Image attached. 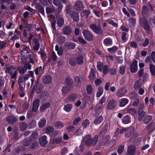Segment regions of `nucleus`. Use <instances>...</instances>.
<instances>
[{"label": "nucleus", "mask_w": 155, "mask_h": 155, "mask_svg": "<svg viewBox=\"0 0 155 155\" xmlns=\"http://www.w3.org/2000/svg\"><path fill=\"white\" fill-rule=\"evenodd\" d=\"M27 124L24 122L21 123L19 124V128L21 131H24L27 128Z\"/></svg>", "instance_id": "nucleus-35"}, {"label": "nucleus", "mask_w": 155, "mask_h": 155, "mask_svg": "<svg viewBox=\"0 0 155 155\" xmlns=\"http://www.w3.org/2000/svg\"><path fill=\"white\" fill-rule=\"evenodd\" d=\"M82 33L85 38L87 40L90 41L93 40V36L90 31L84 30L83 31Z\"/></svg>", "instance_id": "nucleus-6"}, {"label": "nucleus", "mask_w": 155, "mask_h": 155, "mask_svg": "<svg viewBox=\"0 0 155 155\" xmlns=\"http://www.w3.org/2000/svg\"><path fill=\"white\" fill-rule=\"evenodd\" d=\"M127 90L124 87H122L118 90L117 92V95L119 97L124 96L127 92Z\"/></svg>", "instance_id": "nucleus-10"}, {"label": "nucleus", "mask_w": 155, "mask_h": 155, "mask_svg": "<svg viewBox=\"0 0 155 155\" xmlns=\"http://www.w3.org/2000/svg\"><path fill=\"white\" fill-rule=\"evenodd\" d=\"M5 72L10 74L12 78H15L16 77L17 74L15 70V66H12L7 68Z\"/></svg>", "instance_id": "nucleus-3"}, {"label": "nucleus", "mask_w": 155, "mask_h": 155, "mask_svg": "<svg viewBox=\"0 0 155 155\" xmlns=\"http://www.w3.org/2000/svg\"><path fill=\"white\" fill-rule=\"evenodd\" d=\"M144 107V104L143 103L140 104L139 105V110L138 111V113L139 114V120H142V118L143 116L145 114L144 112L142 111V109Z\"/></svg>", "instance_id": "nucleus-13"}, {"label": "nucleus", "mask_w": 155, "mask_h": 155, "mask_svg": "<svg viewBox=\"0 0 155 155\" xmlns=\"http://www.w3.org/2000/svg\"><path fill=\"white\" fill-rule=\"evenodd\" d=\"M76 98V95L74 94H71L67 97L65 99V101L66 102L73 101Z\"/></svg>", "instance_id": "nucleus-17"}, {"label": "nucleus", "mask_w": 155, "mask_h": 155, "mask_svg": "<svg viewBox=\"0 0 155 155\" xmlns=\"http://www.w3.org/2000/svg\"><path fill=\"white\" fill-rule=\"evenodd\" d=\"M46 13L47 14L50 13L51 12H54L55 11V9L54 7L50 8L46 7Z\"/></svg>", "instance_id": "nucleus-53"}, {"label": "nucleus", "mask_w": 155, "mask_h": 155, "mask_svg": "<svg viewBox=\"0 0 155 155\" xmlns=\"http://www.w3.org/2000/svg\"><path fill=\"white\" fill-rule=\"evenodd\" d=\"M6 120L9 123L13 124L17 121V119L14 117L9 116L7 117Z\"/></svg>", "instance_id": "nucleus-26"}, {"label": "nucleus", "mask_w": 155, "mask_h": 155, "mask_svg": "<svg viewBox=\"0 0 155 155\" xmlns=\"http://www.w3.org/2000/svg\"><path fill=\"white\" fill-rule=\"evenodd\" d=\"M42 81L43 83L45 84H49L52 81L51 77L49 75L44 76Z\"/></svg>", "instance_id": "nucleus-16"}, {"label": "nucleus", "mask_w": 155, "mask_h": 155, "mask_svg": "<svg viewBox=\"0 0 155 155\" xmlns=\"http://www.w3.org/2000/svg\"><path fill=\"white\" fill-rule=\"evenodd\" d=\"M140 22L145 30L147 32L150 31V27L147 20L144 18H141L140 20Z\"/></svg>", "instance_id": "nucleus-5"}, {"label": "nucleus", "mask_w": 155, "mask_h": 155, "mask_svg": "<svg viewBox=\"0 0 155 155\" xmlns=\"http://www.w3.org/2000/svg\"><path fill=\"white\" fill-rule=\"evenodd\" d=\"M70 91V88L68 87H64L62 89V92L64 94L67 93Z\"/></svg>", "instance_id": "nucleus-61"}, {"label": "nucleus", "mask_w": 155, "mask_h": 155, "mask_svg": "<svg viewBox=\"0 0 155 155\" xmlns=\"http://www.w3.org/2000/svg\"><path fill=\"white\" fill-rule=\"evenodd\" d=\"M95 71L94 69H91L90 73L89 78L90 81H92L94 79L96 78L95 74Z\"/></svg>", "instance_id": "nucleus-27"}, {"label": "nucleus", "mask_w": 155, "mask_h": 155, "mask_svg": "<svg viewBox=\"0 0 155 155\" xmlns=\"http://www.w3.org/2000/svg\"><path fill=\"white\" fill-rule=\"evenodd\" d=\"M76 44L72 42H67L65 44V47L68 49H74L75 48Z\"/></svg>", "instance_id": "nucleus-24"}, {"label": "nucleus", "mask_w": 155, "mask_h": 155, "mask_svg": "<svg viewBox=\"0 0 155 155\" xmlns=\"http://www.w3.org/2000/svg\"><path fill=\"white\" fill-rule=\"evenodd\" d=\"M83 151V147L82 146H80L75 148L74 153L75 155H79L82 153Z\"/></svg>", "instance_id": "nucleus-22"}, {"label": "nucleus", "mask_w": 155, "mask_h": 155, "mask_svg": "<svg viewBox=\"0 0 155 155\" xmlns=\"http://www.w3.org/2000/svg\"><path fill=\"white\" fill-rule=\"evenodd\" d=\"M118 49V47L116 46H114L112 48H108L107 49L108 52L110 53L114 52Z\"/></svg>", "instance_id": "nucleus-59"}, {"label": "nucleus", "mask_w": 155, "mask_h": 155, "mask_svg": "<svg viewBox=\"0 0 155 155\" xmlns=\"http://www.w3.org/2000/svg\"><path fill=\"white\" fill-rule=\"evenodd\" d=\"M71 17L74 21H78L79 20V16L78 13L76 12H72Z\"/></svg>", "instance_id": "nucleus-33"}, {"label": "nucleus", "mask_w": 155, "mask_h": 155, "mask_svg": "<svg viewBox=\"0 0 155 155\" xmlns=\"http://www.w3.org/2000/svg\"><path fill=\"white\" fill-rule=\"evenodd\" d=\"M103 89L102 87H100L98 88V91L96 94V96L97 97H100L101 95L103 94Z\"/></svg>", "instance_id": "nucleus-50"}, {"label": "nucleus", "mask_w": 155, "mask_h": 155, "mask_svg": "<svg viewBox=\"0 0 155 155\" xmlns=\"http://www.w3.org/2000/svg\"><path fill=\"white\" fill-rule=\"evenodd\" d=\"M43 68L41 66H39L35 70V74L38 75L39 74H41L42 73Z\"/></svg>", "instance_id": "nucleus-52"}, {"label": "nucleus", "mask_w": 155, "mask_h": 155, "mask_svg": "<svg viewBox=\"0 0 155 155\" xmlns=\"http://www.w3.org/2000/svg\"><path fill=\"white\" fill-rule=\"evenodd\" d=\"M134 129V127H133L130 128H123L120 130V134H123L126 132V133L125 134L126 136L129 137L131 136L132 134L133 133Z\"/></svg>", "instance_id": "nucleus-4"}, {"label": "nucleus", "mask_w": 155, "mask_h": 155, "mask_svg": "<svg viewBox=\"0 0 155 155\" xmlns=\"http://www.w3.org/2000/svg\"><path fill=\"white\" fill-rule=\"evenodd\" d=\"M126 110L128 112L129 114H130L132 115H135L136 113V111L134 108L127 107L126 109Z\"/></svg>", "instance_id": "nucleus-39"}, {"label": "nucleus", "mask_w": 155, "mask_h": 155, "mask_svg": "<svg viewBox=\"0 0 155 155\" xmlns=\"http://www.w3.org/2000/svg\"><path fill=\"white\" fill-rule=\"evenodd\" d=\"M39 100L38 99H36L33 101L32 107V110L33 112H37L39 106Z\"/></svg>", "instance_id": "nucleus-9"}, {"label": "nucleus", "mask_w": 155, "mask_h": 155, "mask_svg": "<svg viewBox=\"0 0 155 155\" xmlns=\"http://www.w3.org/2000/svg\"><path fill=\"white\" fill-rule=\"evenodd\" d=\"M72 106L71 104H67L64 105L63 110L66 112H69L71 110Z\"/></svg>", "instance_id": "nucleus-28"}, {"label": "nucleus", "mask_w": 155, "mask_h": 155, "mask_svg": "<svg viewBox=\"0 0 155 155\" xmlns=\"http://www.w3.org/2000/svg\"><path fill=\"white\" fill-rule=\"evenodd\" d=\"M104 43L106 45H111L112 44V40L110 38H107L104 39Z\"/></svg>", "instance_id": "nucleus-43"}, {"label": "nucleus", "mask_w": 155, "mask_h": 155, "mask_svg": "<svg viewBox=\"0 0 155 155\" xmlns=\"http://www.w3.org/2000/svg\"><path fill=\"white\" fill-rule=\"evenodd\" d=\"M108 67L107 65H105L103 66L102 68L103 73L104 74H106L108 71Z\"/></svg>", "instance_id": "nucleus-63"}, {"label": "nucleus", "mask_w": 155, "mask_h": 155, "mask_svg": "<svg viewBox=\"0 0 155 155\" xmlns=\"http://www.w3.org/2000/svg\"><path fill=\"white\" fill-rule=\"evenodd\" d=\"M89 27L93 32L96 34H98L102 32V30L100 27L99 25L97 27L95 24H92L89 26Z\"/></svg>", "instance_id": "nucleus-7"}, {"label": "nucleus", "mask_w": 155, "mask_h": 155, "mask_svg": "<svg viewBox=\"0 0 155 155\" xmlns=\"http://www.w3.org/2000/svg\"><path fill=\"white\" fill-rule=\"evenodd\" d=\"M90 123L89 121L87 119H86L82 122V126L84 128L88 127Z\"/></svg>", "instance_id": "nucleus-49"}, {"label": "nucleus", "mask_w": 155, "mask_h": 155, "mask_svg": "<svg viewBox=\"0 0 155 155\" xmlns=\"http://www.w3.org/2000/svg\"><path fill=\"white\" fill-rule=\"evenodd\" d=\"M135 95V97H136L137 95V94H135L134 93H132L131 94V97L132 100L133 99V102L132 103V105L134 106H137L138 105L139 103V100L138 98H134V95Z\"/></svg>", "instance_id": "nucleus-15"}, {"label": "nucleus", "mask_w": 155, "mask_h": 155, "mask_svg": "<svg viewBox=\"0 0 155 155\" xmlns=\"http://www.w3.org/2000/svg\"><path fill=\"white\" fill-rule=\"evenodd\" d=\"M129 25L131 27H134L136 24V19L134 18H131L128 20Z\"/></svg>", "instance_id": "nucleus-40"}, {"label": "nucleus", "mask_w": 155, "mask_h": 155, "mask_svg": "<svg viewBox=\"0 0 155 155\" xmlns=\"http://www.w3.org/2000/svg\"><path fill=\"white\" fill-rule=\"evenodd\" d=\"M137 70V61L136 60H134L130 65V71L132 73H135Z\"/></svg>", "instance_id": "nucleus-8"}, {"label": "nucleus", "mask_w": 155, "mask_h": 155, "mask_svg": "<svg viewBox=\"0 0 155 155\" xmlns=\"http://www.w3.org/2000/svg\"><path fill=\"white\" fill-rule=\"evenodd\" d=\"M149 69L150 72L152 76L155 75V66L153 64L149 65Z\"/></svg>", "instance_id": "nucleus-36"}, {"label": "nucleus", "mask_w": 155, "mask_h": 155, "mask_svg": "<svg viewBox=\"0 0 155 155\" xmlns=\"http://www.w3.org/2000/svg\"><path fill=\"white\" fill-rule=\"evenodd\" d=\"M64 21L63 18L60 17L57 21V24L59 27H61L64 24Z\"/></svg>", "instance_id": "nucleus-37"}, {"label": "nucleus", "mask_w": 155, "mask_h": 155, "mask_svg": "<svg viewBox=\"0 0 155 155\" xmlns=\"http://www.w3.org/2000/svg\"><path fill=\"white\" fill-rule=\"evenodd\" d=\"M18 70L19 71V73L21 74H24L26 71V68L24 66L23 68L21 67H18Z\"/></svg>", "instance_id": "nucleus-55"}, {"label": "nucleus", "mask_w": 155, "mask_h": 155, "mask_svg": "<svg viewBox=\"0 0 155 155\" xmlns=\"http://www.w3.org/2000/svg\"><path fill=\"white\" fill-rule=\"evenodd\" d=\"M136 149V147L134 145H131L128 147L127 151L135 154Z\"/></svg>", "instance_id": "nucleus-29"}, {"label": "nucleus", "mask_w": 155, "mask_h": 155, "mask_svg": "<svg viewBox=\"0 0 155 155\" xmlns=\"http://www.w3.org/2000/svg\"><path fill=\"white\" fill-rule=\"evenodd\" d=\"M109 140V136L108 135L104 136L101 140L100 143L102 145H105Z\"/></svg>", "instance_id": "nucleus-23"}, {"label": "nucleus", "mask_w": 155, "mask_h": 155, "mask_svg": "<svg viewBox=\"0 0 155 155\" xmlns=\"http://www.w3.org/2000/svg\"><path fill=\"white\" fill-rule=\"evenodd\" d=\"M32 25L31 24H27L25 26V29L24 30L23 34L26 35L27 34L26 31H29L31 29Z\"/></svg>", "instance_id": "nucleus-42"}, {"label": "nucleus", "mask_w": 155, "mask_h": 155, "mask_svg": "<svg viewBox=\"0 0 155 155\" xmlns=\"http://www.w3.org/2000/svg\"><path fill=\"white\" fill-rule=\"evenodd\" d=\"M103 63L101 62H99L97 63V68L98 70L101 72L103 68Z\"/></svg>", "instance_id": "nucleus-57"}, {"label": "nucleus", "mask_w": 155, "mask_h": 155, "mask_svg": "<svg viewBox=\"0 0 155 155\" xmlns=\"http://www.w3.org/2000/svg\"><path fill=\"white\" fill-rule=\"evenodd\" d=\"M128 99L126 98H122L118 101V105L120 107H124L128 103Z\"/></svg>", "instance_id": "nucleus-14"}, {"label": "nucleus", "mask_w": 155, "mask_h": 155, "mask_svg": "<svg viewBox=\"0 0 155 155\" xmlns=\"http://www.w3.org/2000/svg\"><path fill=\"white\" fill-rule=\"evenodd\" d=\"M148 13V10L146 6H144L143 7V10L142 12V13L143 16L145 15H147Z\"/></svg>", "instance_id": "nucleus-60"}, {"label": "nucleus", "mask_w": 155, "mask_h": 155, "mask_svg": "<svg viewBox=\"0 0 155 155\" xmlns=\"http://www.w3.org/2000/svg\"><path fill=\"white\" fill-rule=\"evenodd\" d=\"M90 12L87 10L84 11L81 13V15L82 17L84 18H87L88 16L90 14Z\"/></svg>", "instance_id": "nucleus-56"}, {"label": "nucleus", "mask_w": 155, "mask_h": 155, "mask_svg": "<svg viewBox=\"0 0 155 155\" xmlns=\"http://www.w3.org/2000/svg\"><path fill=\"white\" fill-rule=\"evenodd\" d=\"M31 139L34 140L38 137V134L37 132H35L31 134Z\"/></svg>", "instance_id": "nucleus-62"}, {"label": "nucleus", "mask_w": 155, "mask_h": 155, "mask_svg": "<svg viewBox=\"0 0 155 155\" xmlns=\"http://www.w3.org/2000/svg\"><path fill=\"white\" fill-rule=\"evenodd\" d=\"M115 102V101L113 100L110 101L107 107V109L110 110L113 109L116 105Z\"/></svg>", "instance_id": "nucleus-19"}, {"label": "nucleus", "mask_w": 155, "mask_h": 155, "mask_svg": "<svg viewBox=\"0 0 155 155\" xmlns=\"http://www.w3.org/2000/svg\"><path fill=\"white\" fill-rule=\"evenodd\" d=\"M142 85L141 82L140 81H136L134 84V89L136 90L138 89L140 87H141Z\"/></svg>", "instance_id": "nucleus-38"}, {"label": "nucleus", "mask_w": 155, "mask_h": 155, "mask_svg": "<svg viewBox=\"0 0 155 155\" xmlns=\"http://www.w3.org/2000/svg\"><path fill=\"white\" fill-rule=\"evenodd\" d=\"M69 64L72 66H74L76 64V59L74 58H71L69 60Z\"/></svg>", "instance_id": "nucleus-58"}, {"label": "nucleus", "mask_w": 155, "mask_h": 155, "mask_svg": "<svg viewBox=\"0 0 155 155\" xmlns=\"http://www.w3.org/2000/svg\"><path fill=\"white\" fill-rule=\"evenodd\" d=\"M54 126L57 129H62L64 127V124L61 121H57L55 123Z\"/></svg>", "instance_id": "nucleus-25"}, {"label": "nucleus", "mask_w": 155, "mask_h": 155, "mask_svg": "<svg viewBox=\"0 0 155 155\" xmlns=\"http://www.w3.org/2000/svg\"><path fill=\"white\" fill-rule=\"evenodd\" d=\"M55 50L57 51V54L58 55L60 56L63 54V49L62 48L60 47L59 48L58 46L56 45L55 46Z\"/></svg>", "instance_id": "nucleus-31"}, {"label": "nucleus", "mask_w": 155, "mask_h": 155, "mask_svg": "<svg viewBox=\"0 0 155 155\" xmlns=\"http://www.w3.org/2000/svg\"><path fill=\"white\" fill-rule=\"evenodd\" d=\"M74 8L77 11H81L83 8V5L81 1H78L76 2L74 7Z\"/></svg>", "instance_id": "nucleus-11"}, {"label": "nucleus", "mask_w": 155, "mask_h": 155, "mask_svg": "<svg viewBox=\"0 0 155 155\" xmlns=\"http://www.w3.org/2000/svg\"><path fill=\"white\" fill-rule=\"evenodd\" d=\"M98 140V136L96 135L93 139H92L91 135H88L84 137L83 138V141L85 142L87 146H89L91 144L93 145H95Z\"/></svg>", "instance_id": "nucleus-2"}, {"label": "nucleus", "mask_w": 155, "mask_h": 155, "mask_svg": "<svg viewBox=\"0 0 155 155\" xmlns=\"http://www.w3.org/2000/svg\"><path fill=\"white\" fill-rule=\"evenodd\" d=\"M39 143L42 147H44L48 143V141L47 140V136L44 135L41 137L39 139Z\"/></svg>", "instance_id": "nucleus-12"}, {"label": "nucleus", "mask_w": 155, "mask_h": 155, "mask_svg": "<svg viewBox=\"0 0 155 155\" xmlns=\"http://www.w3.org/2000/svg\"><path fill=\"white\" fill-rule=\"evenodd\" d=\"M122 121L124 124H128L131 122V117L129 115H126L123 117Z\"/></svg>", "instance_id": "nucleus-20"}, {"label": "nucleus", "mask_w": 155, "mask_h": 155, "mask_svg": "<svg viewBox=\"0 0 155 155\" xmlns=\"http://www.w3.org/2000/svg\"><path fill=\"white\" fill-rule=\"evenodd\" d=\"M127 33L125 32H123L122 33L121 39L124 42H125L127 40Z\"/></svg>", "instance_id": "nucleus-64"}, {"label": "nucleus", "mask_w": 155, "mask_h": 155, "mask_svg": "<svg viewBox=\"0 0 155 155\" xmlns=\"http://www.w3.org/2000/svg\"><path fill=\"white\" fill-rule=\"evenodd\" d=\"M74 83L76 86L80 87L81 84V78L78 77H76L74 78Z\"/></svg>", "instance_id": "nucleus-30"}, {"label": "nucleus", "mask_w": 155, "mask_h": 155, "mask_svg": "<svg viewBox=\"0 0 155 155\" xmlns=\"http://www.w3.org/2000/svg\"><path fill=\"white\" fill-rule=\"evenodd\" d=\"M86 90L88 94L90 95L92 93L93 91V87L92 85L88 84L86 86Z\"/></svg>", "instance_id": "nucleus-34"}, {"label": "nucleus", "mask_w": 155, "mask_h": 155, "mask_svg": "<svg viewBox=\"0 0 155 155\" xmlns=\"http://www.w3.org/2000/svg\"><path fill=\"white\" fill-rule=\"evenodd\" d=\"M54 130V128L53 127L48 126L47 127L45 130L46 133L49 134L53 132Z\"/></svg>", "instance_id": "nucleus-46"}, {"label": "nucleus", "mask_w": 155, "mask_h": 155, "mask_svg": "<svg viewBox=\"0 0 155 155\" xmlns=\"http://www.w3.org/2000/svg\"><path fill=\"white\" fill-rule=\"evenodd\" d=\"M42 87L41 85L38 84L36 85V92L37 94H40L41 91Z\"/></svg>", "instance_id": "nucleus-54"}, {"label": "nucleus", "mask_w": 155, "mask_h": 155, "mask_svg": "<svg viewBox=\"0 0 155 155\" xmlns=\"http://www.w3.org/2000/svg\"><path fill=\"white\" fill-rule=\"evenodd\" d=\"M51 106L49 102H46L42 104L40 108V110L41 112L44 111L45 110L49 108Z\"/></svg>", "instance_id": "nucleus-18"}, {"label": "nucleus", "mask_w": 155, "mask_h": 155, "mask_svg": "<svg viewBox=\"0 0 155 155\" xmlns=\"http://www.w3.org/2000/svg\"><path fill=\"white\" fill-rule=\"evenodd\" d=\"M62 31L64 34L69 35L71 34L72 30L70 26H65L63 28Z\"/></svg>", "instance_id": "nucleus-21"}, {"label": "nucleus", "mask_w": 155, "mask_h": 155, "mask_svg": "<svg viewBox=\"0 0 155 155\" xmlns=\"http://www.w3.org/2000/svg\"><path fill=\"white\" fill-rule=\"evenodd\" d=\"M32 54L29 48L27 46H24L23 48L21 55L18 57V61L21 63L26 61L27 59Z\"/></svg>", "instance_id": "nucleus-1"}, {"label": "nucleus", "mask_w": 155, "mask_h": 155, "mask_svg": "<svg viewBox=\"0 0 155 155\" xmlns=\"http://www.w3.org/2000/svg\"><path fill=\"white\" fill-rule=\"evenodd\" d=\"M18 93L20 95V97H23L25 95V94L23 91V88L21 85L19 87V88L18 89Z\"/></svg>", "instance_id": "nucleus-45"}, {"label": "nucleus", "mask_w": 155, "mask_h": 155, "mask_svg": "<svg viewBox=\"0 0 155 155\" xmlns=\"http://www.w3.org/2000/svg\"><path fill=\"white\" fill-rule=\"evenodd\" d=\"M46 123V120L44 117L42 118L38 122V124L39 127L42 128L45 126Z\"/></svg>", "instance_id": "nucleus-32"}, {"label": "nucleus", "mask_w": 155, "mask_h": 155, "mask_svg": "<svg viewBox=\"0 0 155 155\" xmlns=\"http://www.w3.org/2000/svg\"><path fill=\"white\" fill-rule=\"evenodd\" d=\"M103 117L101 116H100L97 118L94 121V123L97 125L100 124L101 121L103 120Z\"/></svg>", "instance_id": "nucleus-47"}, {"label": "nucleus", "mask_w": 155, "mask_h": 155, "mask_svg": "<svg viewBox=\"0 0 155 155\" xmlns=\"http://www.w3.org/2000/svg\"><path fill=\"white\" fill-rule=\"evenodd\" d=\"M128 45H129L130 46L134 48H136L137 47L138 45L136 42L134 41H131L128 43Z\"/></svg>", "instance_id": "nucleus-51"}, {"label": "nucleus", "mask_w": 155, "mask_h": 155, "mask_svg": "<svg viewBox=\"0 0 155 155\" xmlns=\"http://www.w3.org/2000/svg\"><path fill=\"white\" fill-rule=\"evenodd\" d=\"M36 122L35 120H32L28 124V128L29 129H33L36 126Z\"/></svg>", "instance_id": "nucleus-48"}, {"label": "nucleus", "mask_w": 155, "mask_h": 155, "mask_svg": "<svg viewBox=\"0 0 155 155\" xmlns=\"http://www.w3.org/2000/svg\"><path fill=\"white\" fill-rule=\"evenodd\" d=\"M77 63L78 64H82L83 63V57L81 55L78 56L76 59Z\"/></svg>", "instance_id": "nucleus-44"}, {"label": "nucleus", "mask_w": 155, "mask_h": 155, "mask_svg": "<svg viewBox=\"0 0 155 155\" xmlns=\"http://www.w3.org/2000/svg\"><path fill=\"white\" fill-rule=\"evenodd\" d=\"M152 119V117L150 115H147L143 118V122L144 123L147 124Z\"/></svg>", "instance_id": "nucleus-41"}]
</instances>
